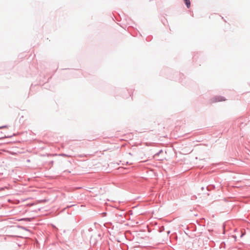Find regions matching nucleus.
<instances>
[{
	"label": "nucleus",
	"mask_w": 250,
	"mask_h": 250,
	"mask_svg": "<svg viewBox=\"0 0 250 250\" xmlns=\"http://www.w3.org/2000/svg\"><path fill=\"white\" fill-rule=\"evenodd\" d=\"M214 101L215 102H222V101H223L225 100L224 97H223L222 96H216L214 98Z\"/></svg>",
	"instance_id": "1"
},
{
	"label": "nucleus",
	"mask_w": 250,
	"mask_h": 250,
	"mask_svg": "<svg viewBox=\"0 0 250 250\" xmlns=\"http://www.w3.org/2000/svg\"><path fill=\"white\" fill-rule=\"evenodd\" d=\"M187 7L188 8H189L190 6V0H183Z\"/></svg>",
	"instance_id": "2"
},
{
	"label": "nucleus",
	"mask_w": 250,
	"mask_h": 250,
	"mask_svg": "<svg viewBox=\"0 0 250 250\" xmlns=\"http://www.w3.org/2000/svg\"><path fill=\"white\" fill-rule=\"evenodd\" d=\"M245 234V232L241 231L240 232V237L242 238Z\"/></svg>",
	"instance_id": "3"
},
{
	"label": "nucleus",
	"mask_w": 250,
	"mask_h": 250,
	"mask_svg": "<svg viewBox=\"0 0 250 250\" xmlns=\"http://www.w3.org/2000/svg\"><path fill=\"white\" fill-rule=\"evenodd\" d=\"M59 155L61 156H63V157H70V156H69L66 154H64V153L60 154H59Z\"/></svg>",
	"instance_id": "4"
},
{
	"label": "nucleus",
	"mask_w": 250,
	"mask_h": 250,
	"mask_svg": "<svg viewBox=\"0 0 250 250\" xmlns=\"http://www.w3.org/2000/svg\"><path fill=\"white\" fill-rule=\"evenodd\" d=\"M233 237L234 238L235 240H236V238H237L236 235H233Z\"/></svg>",
	"instance_id": "5"
},
{
	"label": "nucleus",
	"mask_w": 250,
	"mask_h": 250,
	"mask_svg": "<svg viewBox=\"0 0 250 250\" xmlns=\"http://www.w3.org/2000/svg\"><path fill=\"white\" fill-rule=\"evenodd\" d=\"M6 126H2L0 127V129L5 127Z\"/></svg>",
	"instance_id": "6"
},
{
	"label": "nucleus",
	"mask_w": 250,
	"mask_h": 250,
	"mask_svg": "<svg viewBox=\"0 0 250 250\" xmlns=\"http://www.w3.org/2000/svg\"><path fill=\"white\" fill-rule=\"evenodd\" d=\"M4 137H6V136H2L1 138H4Z\"/></svg>",
	"instance_id": "7"
}]
</instances>
